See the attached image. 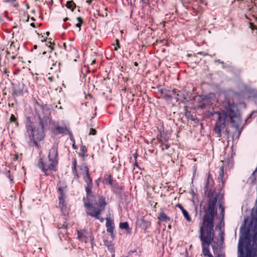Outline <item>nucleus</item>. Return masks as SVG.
<instances>
[{"mask_svg": "<svg viewBox=\"0 0 257 257\" xmlns=\"http://www.w3.org/2000/svg\"><path fill=\"white\" fill-rule=\"evenodd\" d=\"M119 228L124 229L128 234H131L132 233V228L130 227L127 222H120Z\"/></svg>", "mask_w": 257, "mask_h": 257, "instance_id": "5701e85b", "label": "nucleus"}, {"mask_svg": "<svg viewBox=\"0 0 257 257\" xmlns=\"http://www.w3.org/2000/svg\"><path fill=\"white\" fill-rule=\"evenodd\" d=\"M20 70H16L15 71H14L13 72V74L14 75H18L19 74V73L20 72Z\"/></svg>", "mask_w": 257, "mask_h": 257, "instance_id": "5fc2aeb1", "label": "nucleus"}, {"mask_svg": "<svg viewBox=\"0 0 257 257\" xmlns=\"http://www.w3.org/2000/svg\"><path fill=\"white\" fill-rule=\"evenodd\" d=\"M96 133H97V132L95 130V129L91 128L90 129L89 135H95L96 134Z\"/></svg>", "mask_w": 257, "mask_h": 257, "instance_id": "c9c22d12", "label": "nucleus"}, {"mask_svg": "<svg viewBox=\"0 0 257 257\" xmlns=\"http://www.w3.org/2000/svg\"><path fill=\"white\" fill-rule=\"evenodd\" d=\"M222 109L220 111H217L216 113H220L223 117L229 119L233 127L239 131V134L241 131H239L241 125V118L239 110L237 104L234 102L232 98L226 97L222 104Z\"/></svg>", "mask_w": 257, "mask_h": 257, "instance_id": "20e7f679", "label": "nucleus"}, {"mask_svg": "<svg viewBox=\"0 0 257 257\" xmlns=\"http://www.w3.org/2000/svg\"><path fill=\"white\" fill-rule=\"evenodd\" d=\"M140 222V226L144 230H146L151 225V222L150 221L146 220L143 218L141 219Z\"/></svg>", "mask_w": 257, "mask_h": 257, "instance_id": "393cba45", "label": "nucleus"}, {"mask_svg": "<svg viewBox=\"0 0 257 257\" xmlns=\"http://www.w3.org/2000/svg\"><path fill=\"white\" fill-rule=\"evenodd\" d=\"M184 217L186 218L187 221L190 222L191 221V218L190 216L189 213L187 212V210L184 209L182 211Z\"/></svg>", "mask_w": 257, "mask_h": 257, "instance_id": "473e14b6", "label": "nucleus"}, {"mask_svg": "<svg viewBox=\"0 0 257 257\" xmlns=\"http://www.w3.org/2000/svg\"><path fill=\"white\" fill-rule=\"evenodd\" d=\"M214 181L213 179L212 176L210 174H209L208 175L207 181L204 186V193L206 195H207L209 197V199L207 201V205L206 206H208V202L209 201L211 198H215L217 200V197H214L213 196V194L212 193V187L214 186Z\"/></svg>", "mask_w": 257, "mask_h": 257, "instance_id": "1a4fd4ad", "label": "nucleus"}, {"mask_svg": "<svg viewBox=\"0 0 257 257\" xmlns=\"http://www.w3.org/2000/svg\"><path fill=\"white\" fill-rule=\"evenodd\" d=\"M80 149V152L78 153V155L79 157L82 158L83 160H84L85 159V157L87 156V155L86 154L88 151L87 148L85 145H83L81 142Z\"/></svg>", "mask_w": 257, "mask_h": 257, "instance_id": "aec40b11", "label": "nucleus"}, {"mask_svg": "<svg viewBox=\"0 0 257 257\" xmlns=\"http://www.w3.org/2000/svg\"><path fill=\"white\" fill-rule=\"evenodd\" d=\"M30 25H31V26H32V27H33V28H36V27H39V26H41V24H37V23L35 24V23H32L30 24Z\"/></svg>", "mask_w": 257, "mask_h": 257, "instance_id": "37998d69", "label": "nucleus"}, {"mask_svg": "<svg viewBox=\"0 0 257 257\" xmlns=\"http://www.w3.org/2000/svg\"><path fill=\"white\" fill-rule=\"evenodd\" d=\"M63 46H64V49H65V50L69 51V50L68 49L66 44L65 43H64L63 44Z\"/></svg>", "mask_w": 257, "mask_h": 257, "instance_id": "4d7b16f0", "label": "nucleus"}, {"mask_svg": "<svg viewBox=\"0 0 257 257\" xmlns=\"http://www.w3.org/2000/svg\"><path fill=\"white\" fill-rule=\"evenodd\" d=\"M162 97L167 100H171L174 95L176 101L182 102L185 99V96L183 92L177 89H173L172 90L167 88L160 89L159 90Z\"/></svg>", "mask_w": 257, "mask_h": 257, "instance_id": "423d86ee", "label": "nucleus"}, {"mask_svg": "<svg viewBox=\"0 0 257 257\" xmlns=\"http://www.w3.org/2000/svg\"><path fill=\"white\" fill-rule=\"evenodd\" d=\"M250 27L252 30H255L257 29L255 26H254L253 24H250Z\"/></svg>", "mask_w": 257, "mask_h": 257, "instance_id": "3c124183", "label": "nucleus"}, {"mask_svg": "<svg viewBox=\"0 0 257 257\" xmlns=\"http://www.w3.org/2000/svg\"><path fill=\"white\" fill-rule=\"evenodd\" d=\"M48 43L49 44V47H50L52 49H53L52 47L53 46L54 44L52 43L51 41H49ZM46 45L48 46V44L47 43H46Z\"/></svg>", "mask_w": 257, "mask_h": 257, "instance_id": "09e8293b", "label": "nucleus"}, {"mask_svg": "<svg viewBox=\"0 0 257 257\" xmlns=\"http://www.w3.org/2000/svg\"><path fill=\"white\" fill-rule=\"evenodd\" d=\"M224 165H222L219 169V175L218 176V179L222 182V186H224V184L225 182V180L224 179Z\"/></svg>", "mask_w": 257, "mask_h": 257, "instance_id": "412c9836", "label": "nucleus"}, {"mask_svg": "<svg viewBox=\"0 0 257 257\" xmlns=\"http://www.w3.org/2000/svg\"><path fill=\"white\" fill-rule=\"evenodd\" d=\"M31 119H32V118L31 117L28 116L27 117V123L26 124V127H27V125L31 124L32 125H34L33 122L31 121Z\"/></svg>", "mask_w": 257, "mask_h": 257, "instance_id": "72a5a7b5", "label": "nucleus"}, {"mask_svg": "<svg viewBox=\"0 0 257 257\" xmlns=\"http://www.w3.org/2000/svg\"><path fill=\"white\" fill-rule=\"evenodd\" d=\"M65 6L67 9L70 10L72 12H73L76 7V4L72 0L67 1Z\"/></svg>", "mask_w": 257, "mask_h": 257, "instance_id": "a878e982", "label": "nucleus"}, {"mask_svg": "<svg viewBox=\"0 0 257 257\" xmlns=\"http://www.w3.org/2000/svg\"><path fill=\"white\" fill-rule=\"evenodd\" d=\"M27 90L25 89V85L24 83H19L15 85L13 88L12 95L15 98V102H16L17 100L16 97L19 96H23L25 92Z\"/></svg>", "mask_w": 257, "mask_h": 257, "instance_id": "ddd939ff", "label": "nucleus"}, {"mask_svg": "<svg viewBox=\"0 0 257 257\" xmlns=\"http://www.w3.org/2000/svg\"><path fill=\"white\" fill-rule=\"evenodd\" d=\"M157 140L158 143H165L169 142V137L167 133L164 130H160L157 135Z\"/></svg>", "mask_w": 257, "mask_h": 257, "instance_id": "dca6fc26", "label": "nucleus"}, {"mask_svg": "<svg viewBox=\"0 0 257 257\" xmlns=\"http://www.w3.org/2000/svg\"><path fill=\"white\" fill-rule=\"evenodd\" d=\"M216 203V198H212L208 202V206H203L204 214L199 229V238L201 241L202 252L204 256L208 257H213L209 250L210 245H211L214 253L218 251L219 248L218 241L214 239V221L217 214Z\"/></svg>", "mask_w": 257, "mask_h": 257, "instance_id": "f257e3e1", "label": "nucleus"}, {"mask_svg": "<svg viewBox=\"0 0 257 257\" xmlns=\"http://www.w3.org/2000/svg\"><path fill=\"white\" fill-rule=\"evenodd\" d=\"M76 20H77L78 23L75 25V26H76V27L78 28V31L79 32L81 30V27L82 25L84 23V20L80 17H77Z\"/></svg>", "mask_w": 257, "mask_h": 257, "instance_id": "c85d7f7f", "label": "nucleus"}, {"mask_svg": "<svg viewBox=\"0 0 257 257\" xmlns=\"http://www.w3.org/2000/svg\"><path fill=\"white\" fill-rule=\"evenodd\" d=\"M197 54H198V55H203V56H205V55H206V54H204V52H198V53H197Z\"/></svg>", "mask_w": 257, "mask_h": 257, "instance_id": "13d9d810", "label": "nucleus"}, {"mask_svg": "<svg viewBox=\"0 0 257 257\" xmlns=\"http://www.w3.org/2000/svg\"><path fill=\"white\" fill-rule=\"evenodd\" d=\"M254 113H257V111H252L251 112V113L247 117V119H249L251 118Z\"/></svg>", "mask_w": 257, "mask_h": 257, "instance_id": "c03bdc74", "label": "nucleus"}, {"mask_svg": "<svg viewBox=\"0 0 257 257\" xmlns=\"http://www.w3.org/2000/svg\"><path fill=\"white\" fill-rule=\"evenodd\" d=\"M6 172L5 175L9 179L11 183L14 184V178L13 175H12L11 173L10 170H7V169H5Z\"/></svg>", "mask_w": 257, "mask_h": 257, "instance_id": "c756f323", "label": "nucleus"}, {"mask_svg": "<svg viewBox=\"0 0 257 257\" xmlns=\"http://www.w3.org/2000/svg\"><path fill=\"white\" fill-rule=\"evenodd\" d=\"M220 208H221L220 214L222 216V217H223L224 215V208L221 207V205H220Z\"/></svg>", "mask_w": 257, "mask_h": 257, "instance_id": "a18cd8bd", "label": "nucleus"}, {"mask_svg": "<svg viewBox=\"0 0 257 257\" xmlns=\"http://www.w3.org/2000/svg\"><path fill=\"white\" fill-rule=\"evenodd\" d=\"M62 218L63 220H65L64 217H63ZM62 221V223H61V222H59L57 223V228L58 229H64L66 231L68 227V223H67L66 220H63Z\"/></svg>", "mask_w": 257, "mask_h": 257, "instance_id": "cd10ccee", "label": "nucleus"}, {"mask_svg": "<svg viewBox=\"0 0 257 257\" xmlns=\"http://www.w3.org/2000/svg\"><path fill=\"white\" fill-rule=\"evenodd\" d=\"M216 257H225V255L224 254H222V253H218Z\"/></svg>", "mask_w": 257, "mask_h": 257, "instance_id": "603ef678", "label": "nucleus"}, {"mask_svg": "<svg viewBox=\"0 0 257 257\" xmlns=\"http://www.w3.org/2000/svg\"><path fill=\"white\" fill-rule=\"evenodd\" d=\"M70 141L72 142V144H75V139H74V140H70Z\"/></svg>", "mask_w": 257, "mask_h": 257, "instance_id": "774afa93", "label": "nucleus"}, {"mask_svg": "<svg viewBox=\"0 0 257 257\" xmlns=\"http://www.w3.org/2000/svg\"><path fill=\"white\" fill-rule=\"evenodd\" d=\"M136 159H137V156H135ZM135 168H138L140 169H141V168L140 167L139 165H138L137 161L136 160L135 163L134 164V169H135Z\"/></svg>", "mask_w": 257, "mask_h": 257, "instance_id": "ea45409f", "label": "nucleus"}, {"mask_svg": "<svg viewBox=\"0 0 257 257\" xmlns=\"http://www.w3.org/2000/svg\"><path fill=\"white\" fill-rule=\"evenodd\" d=\"M92 0H87L86 1V3L88 4V5H91V3H92Z\"/></svg>", "mask_w": 257, "mask_h": 257, "instance_id": "bf43d9fd", "label": "nucleus"}, {"mask_svg": "<svg viewBox=\"0 0 257 257\" xmlns=\"http://www.w3.org/2000/svg\"><path fill=\"white\" fill-rule=\"evenodd\" d=\"M77 239L81 242L85 243H88L91 242L93 244L94 237L92 233L91 232H88L85 230H78L77 231Z\"/></svg>", "mask_w": 257, "mask_h": 257, "instance_id": "9b49d317", "label": "nucleus"}, {"mask_svg": "<svg viewBox=\"0 0 257 257\" xmlns=\"http://www.w3.org/2000/svg\"><path fill=\"white\" fill-rule=\"evenodd\" d=\"M4 73L5 74H7L8 73H9L8 70H7V69H5V70L4 71Z\"/></svg>", "mask_w": 257, "mask_h": 257, "instance_id": "0e129e2a", "label": "nucleus"}, {"mask_svg": "<svg viewBox=\"0 0 257 257\" xmlns=\"http://www.w3.org/2000/svg\"><path fill=\"white\" fill-rule=\"evenodd\" d=\"M67 135H68L70 138V140H74V138L73 137V134L71 131L69 129L68 133H67Z\"/></svg>", "mask_w": 257, "mask_h": 257, "instance_id": "4c0bfd02", "label": "nucleus"}, {"mask_svg": "<svg viewBox=\"0 0 257 257\" xmlns=\"http://www.w3.org/2000/svg\"><path fill=\"white\" fill-rule=\"evenodd\" d=\"M15 49V43L12 42L10 47V50L12 51V53H14L13 50Z\"/></svg>", "mask_w": 257, "mask_h": 257, "instance_id": "58836bf2", "label": "nucleus"}, {"mask_svg": "<svg viewBox=\"0 0 257 257\" xmlns=\"http://www.w3.org/2000/svg\"><path fill=\"white\" fill-rule=\"evenodd\" d=\"M48 79L50 81H52L53 80V76H50L48 77Z\"/></svg>", "mask_w": 257, "mask_h": 257, "instance_id": "052dcab7", "label": "nucleus"}, {"mask_svg": "<svg viewBox=\"0 0 257 257\" xmlns=\"http://www.w3.org/2000/svg\"><path fill=\"white\" fill-rule=\"evenodd\" d=\"M141 2L145 5H150V0H140Z\"/></svg>", "mask_w": 257, "mask_h": 257, "instance_id": "a19ab883", "label": "nucleus"}, {"mask_svg": "<svg viewBox=\"0 0 257 257\" xmlns=\"http://www.w3.org/2000/svg\"><path fill=\"white\" fill-rule=\"evenodd\" d=\"M66 187H59L58 188L59 204L61 212L64 214L67 211V205L65 202L66 197L65 193Z\"/></svg>", "mask_w": 257, "mask_h": 257, "instance_id": "9d476101", "label": "nucleus"}, {"mask_svg": "<svg viewBox=\"0 0 257 257\" xmlns=\"http://www.w3.org/2000/svg\"><path fill=\"white\" fill-rule=\"evenodd\" d=\"M116 180H114L113 177L111 175L106 174L104 176L103 180V183L107 185L111 186L115 182Z\"/></svg>", "mask_w": 257, "mask_h": 257, "instance_id": "a211bd4d", "label": "nucleus"}, {"mask_svg": "<svg viewBox=\"0 0 257 257\" xmlns=\"http://www.w3.org/2000/svg\"><path fill=\"white\" fill-rule=\"evenodd\" d=\"M83 202L87 215L96 219H99V216L107 205L105 197L101 194H92L89 197H84Z\"/></svg>", "mask_w": 257, "mask_h": 257, "instance_id": "7ed1b4c3", "label": "nucleus"}, {"mask_svg": "<svg viewBox=\"0 0 257 257\" xmlns=\"http://www.w3.org/2000/svg\"><path fill=\"white\" fill-rule=\"evenodd\" d=\"M118 48H120L119 42V40L117 39H116L115 40V46L114 47V50L117 51Z\"/></svg>", "mask_w": 257, "mask_h": 257, "instance_id": "f704fd0d", "label": "nucleus"}, {"mask_svg": "<svg viewBox=\"0 0 257 257\" xmlns=\"http://www.w3.org/2000/svg\"><path fill=\"white\" fill-rule=\"evenodd\" d=\"M160 144V148L162 151H165V150H168L170 147V145L169 144V142H167L165 143H159Z\"/></svg>", "mask_w": 257, "mask_h": 257, "instance_id": "7c9ffc66", "label": "nucleus"}, {"mask_svg": "<svg viewBox=\"0 0 257 257\" xmlns=\"http://www.w3.org/2000/svg\"><path fill=\"white\" fill-rule=\"evenodd\" d=\"M40 39H41V41L42 42H47V39H46V38L45 37V35H42L41 37H39Z\"/></svg>", "mask_w": 257, "mask_h": 257, "instance_id": "49530a36", "label": "nucleus"}, {"mask_svg": "<svg viewBox=\"0 0 257 257\" xmlns=\"http://www.w3.org/2000/svg\"><path fill=\"white\" fill-rule=\"evenodd\" d=\"M79 168L80 170H82L84 172V173H82L83 176V175H87L90 174L89 169L86 164H82V165L80 166Z\"/></svg>", "mask_w": 257, "mask_h": 257, "instance_id": "bb28decb", "label": "nucleus"}, {"mask_svg": "<svg viewBox=\"0 0 257 257\" xmlns=\"http://www.w3.org/2000/svg\"><path fill=\"white\" fill-rule=\"evenodd\" d=\"M219 237L220 239V242L222 244L224 241V233L221 232L219 233Z\"/></svg>", "mask_w": 257, "mask_h": 257, "instance_id": "e433bc0d", "label": "nucleus"}, {"mask_svg": "<svg viewBox=\"0 0 257 257\" xmlns=\"http://www.w3.org/2000/svg\"><path fill=\"white\" fill-rule=\"evenodd\" d=\"M36 115L39 120L41 128H36L35 125H27V133L31 141L33 142L34 146L38 149V141H42L45 138L44 129L48 126L51 120L50 108L47 104H40L36 103L35 106Z\"/></svg>", "mask_w": 257, "mask_h": 257, "instance_id": "f03ea898", "label": "nucleus"}, {"mask_svg": "<svg viewBox=\"0 0 257 257\" xmlns=\"http://www.w3.org/2000/svg\"><path fill=\"white\" fill-rule=\"evenodd\" d=\"M69 128L67 127L66 124L63 123L62 125H60L57 123L55 127L52 129V132L55 135H62L63 136L67 135V133L69 130Z\"/></svg>", "mask_w": 257, "mask_h": 257, "instance_id": "4468645a", "label": "nucleus"}, {"mask_svg": "<svg viewBox=\"0 0 257 257\" xmlns=\"http://www.w3.org/2000/svg\"><path fill=\"white\" fill-rule=\"evenodd\" d=\"M134 65H135V66L137 67V66H138L139 64H138V63L137 62H134Z\"/></svg>", "mask_w": 257, "mask_h": 257, "instance_id": "338daca9", "label": "nucleus"}, {"mask_svg": "<svg viewBox=\"0 0 257 257\" xmlns=\"http://www.w3.org/2000/svg\"><path fill=\"white\" fill-rule=\"evenodd\" d=\"M48 160H45L40 158L38 166L45 176H50L53 172L58 171L59 164L58 145L54 144L49 151L48 155Z\"/></svg>", "mask_w": 257, "mask_h": 257, "instance_id": "39448f33", "label": "nucleus"}, {"mask_svg": "<svg viewBox=\"0 0 257 257\" xmlns=\"http://www.w3.org/2000/svg\"><path fill=\"white\" fill-rule=\"evenodd\" d=\"M69 20V19L68 17H66L65 18H64V19H63V21H64V22H66V21H68V20Z\"/></svg>", "mask_w": 257, "mask_h": 257, "instance_id": "e2e57ef3", "label": "nucleus"}, {"mask_svg": "<svg viewBox=\"0 0 257 257\" xmlns=\"http://www.w3.org/2000/svg\"><path fill=\"white\" fill-rule=\"evenodd\" d=\"M202 0H182V3L184 6L188 7L190 5L197 6L202 3Z\"/></svg>", "mask_w": 257, "mask_h": 257, "instance_id": "6ab92c4d", "label": "nucleus"}, {"mask_svg": "<svg viewBox=\"0 0 257 257\" xmlns=\"http://www.w3.org/2000/svg\"><path fill=\"white\" fill-rule=\"evenodd\" d=\"M176 206L177 207L179 208L182 211L185 209L184 208V207H183V206L181 204H180V203L177 204L176 205Z\"/></svg>", "mask_w": 257, "mask_h": 257, "instance_id": "79ce46f5", "label": "nucleus"}, {"mask_svg": "<svg viewBox=\"0 0 257 257\" xmlns=\"http://www.w3.org/2000/svg\"><path fill=\"white\" fill-rule=\"evenodd\" d=\"M56 57L50 55L47 60V67L49 68V74H56L58 76L57 73L60 72L61 63L56 60Z\"/></svg>", "mask_w": 257, "mask_h": 257, "instance_id": "0eeeda50", "label": "nucleus"}, {"mask_svg": "<svg viewBox=\"0 0 257 257\" xmlns=\"http://www.w3.org/2000/svg\"><path fill=\"white\" fill-rule=\"evenodd\" d=\"M105 225L107 232L109 233L111 238L114 239L115 238V234L114 232L115 225L113 220L110 217H107L106 218Z\"/></svg>", "mask_w": 257, "mask_h": 257, "instance_id": "2eb2a0df", "label": "nucleus"}, {"mask_svg": "<svg viewBox=\"0 0 257 257\" xmlns=\"http://www.w3.org/2000/svg\"><path fill=\"white\" fill-rule=\"evenodd\" d=\"M44 35H46L47 37H48L50 35L49 32H47L46 33H44Z\"/></svg>", "mask_w": 257, "mask_h": 257, "instance_id": "680f3d73", "label": "nucleus"}, {"mask_svg": "<svg viewBox=\"0 0 257 257\" xmlns=\"http://www.w3.org/2000/svg\"><path fill=\"white\" fill-rule=\"evenodd\" d=\"M108 249H111V250H113V247L112 246V245H111V246H109L108 247Z\"/></svg>", "mask_w": 257, "mask_h": 257, "instance_id": "69168bd1", "label": "nucleus"}, {"mask_svg": "<svg viewBox=\"0 0 257 257\" xmlns=\"http://www.w3.org/2000/svg\"><path fill=\"white\" fill-rule=\"evenodd\" d=\"M217 114H218V117L215 123L214 131L217 137L220 138L221 137V132L226 127V120L227 118L223 117L220 113Z\"/></svg>", "mask_w": 257, "mask_h": 257, "instance_id": "6e6552de", "label": "nucleus"}, {"mask_svg": "<svg viewBox=\"0 0 257 257\" xmlns=\"http://www.w3.org/2000/svg\"><path fill=\"white\" fill-rule=\"evenodd\" d=\"M105 12L104 13V14H98V15H99V16H101V17H106V16H107V12H106V11H107V9L106 8V9H105Z\"/></svg>", "mask_w": 257, "mask_h": 257, "instance_id": "de8ad7c7", "label": "nucleus"}, {"mask_svg": "<svg viewBox=\"0 0 257 257\" xmlns=\"http://www.w3.org/2000/svg\"><path fill=\"white\" fill-rule=\"evenodd\" d=\"M83 179L85 183V190L86 191V196L89 197L92 193V189L93 184L92 178L90 176V174L87 175H83Z\"/></svg>", "mask_w": 257, "mask_h": 257, "instance_id": "f8f14e48", "label": "nucleus"}, {"mask_svg": "<svg viewBox=\"0 0 257 257\" xmlns=\"http://www.w3.org/2000/svg\"><path fill=\"white\" fill-rule=\"evenodd\" d=\"M18 158H19V155L18 154H15L14 155V157L13 159L14 161H16V160H18Z\"/></svg>", "mask_w": 257, "mask_h": 257, "instance_id": "8fccbe9b", "label": "nucleus"}, {"mask_svg": "<svg viewBox=\"0 0 257 257\" xmlns=\"http://www.w3.org/2000/svg\"><path fill=\"white\" fill-rule=\"evenodd\" d=\"M8 105L10 107H14V105H15V104L14 102H12V103H10V102H9L8 103Z\"/></svg>", "mask_w": 257, "mask_h": 257, "instance_id": "864d4df0", "label": "nucleus"}, {"mask_svg": "<svg viewBox=\"0 0 257 257\" xmlns=\"http://www.w3.org/2000/svg\"><path fill=\"white\" fill-rule=\"evenodd\" d=\"M72 148L74 150H76L78 149L77 146L75 145V144H72Z\"/></svg>", "mask_w": 257, "mask_h": 257, "instance_id": "6e6d98bb", "label": "nucleus"}, {"mask_svg": "<svg viewBox=\"0 0 257 257\" xmlns=\"http://www.w3.org/2000/svg\"><path fill=\"white\" fill-rule=\"evenodd\" d=\"M111 191L116 194H121L123 191V188L122 186H119L118 183L116 181L111 186Z\"/></svg>", "mask_w": 257, "mask_h": 257, "instance_id": "f3484780", "label": "nucleus"}, {"mask_svg": "<svg viewBox=\"0 0 257 257\" xmlns=\"http://www.w3.org/2000/svg\"><path fill=\"white\" fill-rule=\"evenodd\" d=\"M158 219L161 222H169L171 221V218L168 216L164 212H161L159 214Z\"/></svg>", "mask_w": 257, "mask_h": 257, "instance_id": "4be33fe9", "label": "nucleus"}, {"mask_svg": "<svg viewBox=\"0 0 257 257\" xmlns=\"http://www.w3.org/2000/svg\"><path fill=\"white\" fill-rule=\"evenodd\" d=\"M10 121L11 123H15L16 126H19V122L18 121L17 118L14 115V114H12L10 116Z\"/></svg>", "mask_w": 257, "mask_h": 257, "instance_id": "2f4dec72", "label": "nucleus"}, {"mask_svg": "<svg viewBox=\"0 0 257 257\" xmlns=\"http://www.w3.org/2000/svg\"><path fill=\"white\" fill-rule=\"evenodd\" d=\"M77 160L75 158L73 159L72 164V170L74 175L77 178H79L80 177L79 173L78 172L77 169Z\"/></svg>", "mask_w": 257, "mask_h": 257, "instance_id": "b1692460", "label": "nucleus"}]
</instances>
